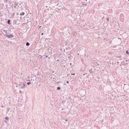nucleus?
Segmentation results:
<instances>
[{"instance_id": "1", "label": "nucleus", "mask_w": 129, "mask_h": 129, "mask_svg": "<svg viewBox=\"0 0 129 129\" xmlns=\"http://www.w3.org/2000/svg\"><path fill=\"white\" fill-rule=\"evenodd\" d=\"M6 37H7V38H9V39L11 38H14V35L13 34H10V35H5Z\"/></svg>"}, {"instance_id": "2", "label": "nucleus", "mask_w": 129, "mask_h": 129, "mask_svg": "<svg viewBox=\"0 0 129 129\" xmlns=\"http://www.w3.org/2000/svg\"><path fill=\"white\" fill-rule=\"evenodd\" d=\"M27 86V85L24 83H23V86L21 87V88H26V87Z\"/></svg>"}, {"instance_id": "3", "label": "nucleus", "mask_w": 129, "mask_h": 129, "mask_svg": "<svg viewBox=\"0 0 129 129\" xmlns=\"http://www.w3.org/2000/svg\"><path fill=\"white\" fill-rule=\"evenodd\" d=\"M17 21H20V18H19V17L16 18V19H15L14 22L15 23H17Z\"/></svg>"}, {"instance_id": "4", "label": "nucleus", "mask_w": 129, "mask_h": 129, "mask_svg": "<svg viewBox=\"0 0 129 129\" xmlns=\"http://www.w3.org/2000/svg\"><path fill=\"white\" fill-rule=\"evenodd\" d=\"M8 25H11V20L9 19L7 21Z\"/></svg>"}, {"instance_id": "5", "label": "nucleus", "mask_w": 129, "mask_h": 129, "mask_svg": "<svg viewBox=\"0 0 129 129\" xmlns=\"http://www.w3.org/2000/svg\"><path fill=\"white\" fill-rule=\"evenodd\" d=\"M24 15H25V13H24V12H22V13H21L20 14V16H24Z\"/></svg>"}, {"instance_id": "6", "label": "nucleus", "mask_w": 129, "mask_h": 129, "mask_svg": "<svg viewBox=\"0 0 129 129\" xmlns=\"http://www.w3.org/2000/svg\"><path fill=\"white\" fill-rule=\"evenodd\" d=\"M83 6H87V3H84V2H83Z\"/></svg>"}, {"instance_id": "7", "label": "nucleus", "mask_w": 129, "mask_h": 129, "mask_svg": "<svg viewBox=\"0 0 129 129\" xmlns=\"http://www.w3.org/2000/svg\"><path fill=\"white\" fill-rule=\"evenodd\" d=\"M26 46H30V43L26 42Z\"/></svg>"}, {"instance_id": "8", "label": "nucleus", "mask_w": 129, "mask_h": 129, "mask_svg": "<svg viewBox=\"0 0 129 129\" xmlns=\"http://www.w3.org/2000/svg\"><path fill=\"white\" fill-rule=\"evenodd\" d=\"M57 89V90H60V89H61V88H60V87H58Z\"/></svg>"}, {"instance_id": "9", "label": "nucleus", "mask_w": 129, "mask_h": 129, "mask_svg": "<svg viewBox=\"0 0 129 129\" xmlns=\"http://www.w3.org/2000/svg\"><path fill=\"white\" fill-rule=\"evenodd\" d=\"M106 20H107V22H108V21H109V17H107L106 18Z\"/></svg>"}, {"instance_id": "10", "label": "nucleus", "mask_w": 129, "mask_h": 129, "mask_svg": "<svg viewBox=\"0 0 129 129\" xmlns=\"http://www.w3.org/2000/svg\"><path fill=\"white\" fill-rule=\"evenodd\" d=\"M31 82H28L27 83V85H30V84H31Z\"/></svg>"}, {"instance_id": "11", "label": "nucleus", "mask_w": 129, "mask_h": 129, "mask_svg": "<svg viewBox=\"0 0 129 129\" xmlns=\"http://www.w3.org/2000/svg\"><path fill=\"white\" fill-rule=\"evenodd\" d=\"M89 72H90L91 74V73H92V72H92V70H89Z\"/></svg>"}, {"instance_id": "12", "label": "nucleus", "mask_w": 129, "mask_h": 129, "mask_svg": "<svg viewBox=\"0 0 129 129\" xmlns=\"http://www.w3.org/2000/svg\"><path fill=\"white\" fill-rule=\"evenodd\" d=\"M5 119H6L7 120H8V119H9V117H6Z\"/></svg>"}, {"instance_id": "13", "label": "nucleus", "mask_w": 129, "mask_h": 129, "mask_svg": "<svg viewBox=\"0 0 129 129\" xmlns=\"http://www.w3.org/2000/svg\"><path fill=\"white\" fill-rule=\"evenodd\" d=\"M126 54H127V55H128V51L126 50Z\"/></svg>"}, {"instance_id": "14", "label": "nucleus", "mask_w": 129, "mask_h": 129, "mask_svg": "<svg viewBox=\"0 0 129 129\" xmlns=\"http://www.w3.org/2000/svg\"><path fill=\"white\" fill-rule=\"evenodd\" d=\"M1 106H2V108H4V107H5V106H4V105H2Z\"/></svg>"}, {"instance_id": "15", "label": "nucleus", "mask_w": 129, "mask_h": 129, "mask_svg": "<svg viewBox=\"0 0 129 129\" xmlns=\"http://www.w3.org/2000/svg\"><path fill=\"white\" fill-rule=\"evenodd\" d=\"M48 50H52V48H51V47H49V48H48Z\"/></svg>"}, {"instance_id": "16", "label": "nucleus", "mask_w": 129, "mask_h": 129, "mask_svg": "<svg viewBox=\"0 0 129 129\" xmlns=\"http://www.w3.org/2000/svg\"><path fill=\"white\" fill-rule=\"evenodd\" d=\"M15 6H18V4L16 2H15Z\"/></svg>"}, {"instance_id": "17", "label": "nucleus", "mask_w": 129, "mask_h": 129, "mask_svg": "<svg viewBox=\"0 0 129 129\" xmlns=\"http://www.w3.org/2000/svg\"><path fill=\"white\" fill-rule=\"evenodd\" d=\"M49 16H50V17H52V16H53V14H49Z\"/></svg>"}, {"instance_id": "18", "label": "nucleus", "mask_w": 129, "mask_h": 129, "mask_svg": "<svg viewBox=\"0 0 129 129\" xmlns=\"http://www.w3.org/2000/svg\"><path fill=\"white\" fill-rule=\"evenodd\" d=\"M6 34H8V31L7 30H6Z\"/></svg>"}, {"instance_id": "19", "label": "nucleus", "mask_w": 129, "mask_h": 129, "mask_svg": "<svg viewBox=\"0 0 129 129\" xmlns=\"http://www.w3.org/2000/svg\"><path fill=\"white\" fill-rule=\"evenodd\" d=\"M6 31H7V30H3V32H5V33H6Z\"/></svg>"}, {"instance_id": "20", "label": "nucleus", "mask_w": 129, "mask_h": 129, "mask_svg": "<svg viewBox=\"0 0 129 129\" xmlns=\"http://www.w3.org/2000/svg\"><path fill=\"white\" fill-rule=\"evenodd\" d=\"M19 92H20V94L22 93V91L20 90Z\"/></svg>"}, {"instance_id": "21", "label": "nucleus", "mask_w": 129, "mask_h": 129, "mask_svg": "<svg viewBox=\"0 0 129 129\" xmlns=\"http://www.w3.org/2000/svg\"><path fill=\"white\" fill-rule=\"evenodd\" d=\"M44 35V33H41V35L43 36Z\"/></svg>"}, {"instance_id": "22", "label": "nucleus", "mask_w": 129, "mask_h": 129, "mask_svg": "<svg viewBox=\"0 0 129 129\" xmlns=\"http://www.w3.org/2000/svg\"><path fill=\"white\" fill-rule=\"evenodd\" d=\"M72 75H75V73L72 74Z\"/></svg>"}, {"instance_id": "23", "label": "nucleus", "mask_w": 129, "mask_h": 129, "mask_svg": "<svg viewBox=\"0 0 129 129\" xmlns=\"http://www.w3.org/2000/svg\"><path fill=\"white\" fill-rule=\"evenodd\" d=\"M67 83H69V82L68 81H67Z\"/></svg>"}, {"instance_id": "24", "label": "nucleus", "mask_w": 129, "mask_h": 129, "mask_svg": "<svg viewBox=\"0 0 129 129\" xmlns=\"http://www.w3.org/2000/svg\"><path fill=\"white\" fill-rule=\"evenodd\" d=\"M66 121H68V119H66Z\"/></svg>"}, {"instance_id": "25", "label": "nucleus", "mask_w": 129, "mask_h": 129, "mask_svg": "<svg viewBox=\"0 0 129 129\" xmlns=\"http://www.w3.org/2000/svg\"><path fill=\"white\" fill-rule=\"evenodd\" d=\"M13 16H15V13H13Z\"/></svg>"}, {"instance_id": "26", "label": "nucleus", "mask_w": 129, "mask_h": 129, "mask_svg": "<svg viewBox=\"0 0 129 129\" xmlns=\"http://www.w3.org/2000/svg\"><path fill=\"white\" fill-rule=\"evenodd\" d=\"M64 110V109H62L61 110L63 111Z\"/></svg>"}, {"instance_id": "27", "label": "nucleus", "mask_w": 129, "mask_h": 129, "mask_svg": "<svg viewBox=\"0 0 129 129\" xmlns=\"http://www.w3.org/2000/svg\"><path fill=\"white\" fill-rule=\"evenodd\" d=\"M70 65H72V63H70Z\"/></svg>"}, {"instance_id": "28", "label": "nucleus", "mask_w": 129, "mask_h": 129, "mask_svg": "<svg viewBox=\"0 0 129 129\" xmlns=\"http://www.w3.org/2000/svg\"><path fill=\"white\" fill-rule=\"evenodd\" d=\"M21 75H23V73H21Z\"/></svg>"}, {"instance_id": "29", "label": "nucleus", "mask_w": 129, "mask_h": 129, "mask_svg": "<svg viewBox=\"0 0 129 129\" xmlns=\"http://www.w3.org/2000/svg\"><path fill=\"white\" fill-rule=\"evenodd\" d=\"M83 76H85V74H84V75H83Z\"/></svg>"}, {"instance_id": "30", "label": "nucleus", "mask_w": 129, "mask_h": 129, "mask_svg": "<svg viewBox=\"0 0 129 129\" xmlns=\"http://www.w3.org/2000/svg\"><path fill=\"white\" fill-rule=\"evenodd\" d=\"M53 80L55 79V78H53Z\"/></svg>"}, {"instance_id": "31", "label": "nucleus", "mask_w": 129, "mask_h": 129, "mask_svg": "<svg viewBox=\"0 0 129 129\" xmlns=\"http://www.w3.org/2000/svg\"><path fill=\"white\" fill-rule=\"evenodd\" d=\"M46 8H48V6H46Z\"/></svg>"}, {"instance_id": "32", "label": "nucleus", "mask_w": 129, "mask_h": 129, "mask_svg": "<svg viewBox=\"0 0 129 129\" xmlns=\"http://www.w3.org/2000/svg\"><path fill=\"white\" fill-rule=\"evenodd\" d=\"M17 15H19V13H17Z\"/></svg>"}, {"instance_id": "33", "label": "nucleus", "mask_w": 129, "mask_h": 129, "mask_svg": "<svg viewBox=\"0 0 129 129\" xmlns=\"http://www.w3.org/2000/svg\"><path fill=\"white\" fill-rule=\"evenodd\" d=\"M58 11H60V9H58Z\"/></svg>"}, {"instance_id": "34", "label": "nucleus", "mask_w": 129, "mask_h": 129, "mask_svg": "<svg viewBox=\"0 0 129 129\" xmlns=\"http://www.w3.org/2000/svg\"><path fill=\"white\" fill-rule=\"evenodd\" d=\"M123 96H125V95H123Z\"/></svg>"}, {"instance_id": "35", "label": "nucleus", "mask_w": 129, "mask_h": 129, "mask_svg": "<svg viewBox=\"0 0 129 129\" xmlns=\"http://www.w3.org/2000/svg\"><path fill=\"white\" fill-rule=\"evenodd\" d=\"M56 12H58V11H56Z\"/></svg>"}, {"instance_id": "36", "label": "nucleus", "mask_w": 129, "mask_h": 129, "mask_svg": "<svg viewBox=\"0 0 129 129\" xmlns=\"http://www.w3.org/2000/svg\"><path fill=\"white\" fill-rule=\"evenodd\" d=\"M49 18H51V17H50V16H49Z\"/></svg>"}, {"instance_id": "37", "label": "nucleus", "mask_w": 129, "mask_h": 129, "mask_svg": "<svg viewBox=\"0 0 129 129\" xmlns=\"http://www.w3.org/2000/svg\"><path fill=\"white\" fill-rule=\"evenodd\" d=\"M47 57H48V56H46Z\"/></svg>"}, {"instance_id": "38", "label": "nucleus", "mask_w": 129, "mask_h": 129, "mask_svg": "<svg viewBox=\"0 0 129 129\" xmlns=\"http://www.w3.org/2000/svg\"><path fill=\"white\" fill-rule=\"evenodd\" d=\"M124 85H125V84H124Z\"/></svg>"}, {"instance_id": "39", "label": "nucleus", "mask_w": 129, "mask_h": 129, "mask_svg": "<svg viewBox=\"0 0 129 129\" xmlns=\"http://www.w3.org/2000/svg\"><path fill=\"white\" fill-rule=\"evenodd\" d=\"M126 100H127V99Z\"/></svg>"}]
</instances>
